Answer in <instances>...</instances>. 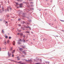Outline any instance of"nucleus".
<instances>
[{
  "mask_svg": "<svg viewBox=\"0 0 64 64\" xmlns=\"http://www.w3.org/2000/svg\"><path fill=\"white\" fill-rule=\"evenodd\" d=\"M26 28H29L30 30H31V28H30V27L28 26L27 27H26Z\"/></svg>",
  "mask_w": 64,
  "mask_h": 64,
  "instance_id": "obj_4",
  "label": "nucleus"
},
{
  "mask_svg": "<svg viewBox=\"0 0 64 64\" xmlns=\"http://www.w3.org/2000/svg\"><path fill=\"white\" fill-rule=\"evenodd\" d=\"M10 42V41L8 40L7 41V43H9V42Z\"/></svg>",
  "mask_w": 64,
  "mask_h": 64,
  "instance_id": "obj_5",
  "label": "nucleus"
},
{
  "mask_svg": "<svg viewBox=\"0 0 64 64\" xmlns=\"http://www.w3.org/2000/svg\"><path fill=\"white\" fill-rule=\"evenodd\" d=\"M18 63H19V64H23L22 63V62H18Z\"/></svg>",
  "mask_w": 64,
  "mask_h": 64,
  "instance_id": "obj_6",
  "label": "nucleus"
},
{
  "mask_svg": "<svg viewBox=\"0 0 64 64\" xmlns=\"http://www.w3.org/2000/svg\"><path fill=\"white\" fill-rule=\"evenodd\" d=\"M1 48H0V51H1Z\"/></svg>",
  "mask_w": 64,
  "mask_h": 64,
  "instance_id": "obj_23",
  "label": "nucleus"
},
{
  "mask_svg": "<svg viewBox=\"0 0 64 64\" xmlns=\"http://www.w3.org/2000/svg\"><path fill=\"white\" fill-rule=\"evenodd\" d=\"M18 34H19V33H18Z\"/></svg>",
  "mask_w": 64,
  "mask_h": 64,
  "instance_id": "obj_30",
  "label": "nucleus"
},
{
  "mask_svg": "<svg viewBox=\"0 0 64 64\" xmlns=\"http://www.w3.org/2000/svg\"><path fill=\"white\" fill-rule=\"evenodd\" d=\"M18 44H21V43L20 42H18Z\"/></svg>",
  "mask_w": 64,
  "mask_h": 64,
  "instance_id": "obj_15",
  "label": "nucleus"
},
{
  "mask_svg": "<svg viewBox=\"0 0 64 64\" xmlns=\"http://www.w3.org/2000/svg\"><path fill=\"white\" fill-rule=\"evenodd\" d=\"M8 2L9 3V2Z\"/></svg>",
  "mask_w": 64,
  "mask_h": 64,
  "instance_id": "obj_39",
  "label": "nucleus"
},
{
  "mask_svg": "<svg viewBox=\"0 0 64 64\" xmlns=\"http://www.w3.org/2000/svg\"><path fill=\"white\" fill-rule=\"evenodd\" d=\"M12 50V48H11L10 49V50Z\"/></svg>",
  "mask_w": 64,
  "mask_h": 64,
  "instance_id": "obj_21",
  "label": "nucleus"
},
{
  "mask_svg": "<svg viewBox=\"0 0 64 64\" xmlns=\"http://www.w3.org/2000/svg\"><path fill=\"white\" fill-rule=\"evenodd\" d=\"M62 30V31H63V32H64V30Z\"/></svg>",
  "mask_w": 64,
  "mask_h": 64,
  "instance_id": "obj_24",
  "label": "nucleus"
},
{
  "mask_svg": "<svg viewBox=\"0 0 64 64\" xmlns=\"http://www.w3.org/2000/svg\"><path fill=\"white\" fill-rule=\"evenodd\" d=\"M27 32V33H29V32Z\"/></svg>",
  "mask_w": 64,
  "mask_h": 64,
  "instance_id": "obj_26",
  "label": "nucleus"
},
{
  "mask_svg": "<svg viewBox=\"0 0 64 64\" xmlns=\"http://www.w3.org/2000/svg\"><path fill=\"white\" fill-rule=\"evenodd\" d=\"M19 50H20V51H21V50H22V48H20Z\"/></svg>",
  "mask_w": 64,
  "mask_h": 64,
  "instance_id": "obj_7",
  "label": "nucleus"
},
{
  "mask_svg": "<svg viewBox=\"0 0 64 64\" xmlns=\"http://www.w3.org/2000/svg\"><path fill=\"white\" fill-rule=\"evenodd\" d=\"M20 7H22V4H20Z\"/></svg>",
  "mask_w": 64,
  "mask_h": 64,
  "instance_id": "obj_10",
  "label": "nucleus"
},
{
  "mask_svg": "<svg viewBox=\"0 0 64 64\" xmlns=\"http://www.w3.org/2000/svg\"><path fill=\"white\" fill-rule=\"evenodd\" d=\"M2 33H4V30H2Z\"/></svg>",
  "mask_w": 64,
  "mask_h": 64,
  "instance_id": "obj_13",
  "label": "nucleus"
},
{
  "mask_svg": "<svg viewBox=\"0 0 64 64\" xmlns=\"http://www.w3.org/2000/svg\"><path fill=\"white\" fill-rule=\"evenodd\" d=\"M18 20V21H20V18Z\"/></svg>",
  "mask_w": 64,
  "mask_h": 64,
  "instance_id": "obj_22",
  "label": "nucleus"
},
{
  "mask_svg": "<svg viewBox=\"0 0 64 64\" xmlns=\"http://www.w3.org/2000/svg\"><path fill=\"white\" fill-rule=\"evenodd\" d=\"M29 1H32V0H28Z\"/></svg>",
  "mask_w": 64,
  "mask_h": 64,
  "instance_id": "obj_27",
  "label": "nucleus"
},
{
  "mask_svg": "<svg viewBox=\"0 0 64 64\" xmlns=\"http://www.w3.org/2000/svg\"><path fill=\"white\" fill-rule=\"evenodd\" d=\"M40 64V63H37L36 64Z\"/></svg>",
  "mask_w": 64,
  "mask_h": 64,
  "instance_id": "obj_19",
  "label": "nucleus"
},
{
  "mask_svg": "<svg viewBox=\"0 0 64 64\" xmlns=\"http://www.w3.org/2000/svg\"><path fill=\"white\" fill-rule=\"evenodd\" d=\"M0 8H1V6L0 5Z\"/></svg>",
  "mask_w": 64,
  "mask_h": 64,
  "instance_id": "obj_34",
  "label": "nucleus"
},
{
  "mask_svg": "<svg viewBox=\"0 0 64 64\" xmlns=\"http://www.w3.org/2000/svg\"><path fill=\"white\" fill-rule=\"evenodd\" d=\"M31 3H33V2H31Z\"/></svg>",
  "mask_w": 64,
  "mask_h": 64,
  "instance_id": "obj_37",
  "label": "nucleus"
},
{
  "mask_svg": "<svg viewBox=\"0 0 64 64\" xmlns=\"http://www.w3.org/2000/svg\"><path fill=\"white\" fill-rule=\"evenodd\" d=\"M11 61H13V60H11Z\"/></svg>",
  "mask_w": 64,
  "mask_h": 64,
  "instance_id": "obj_33",
  "label": "nucleus"
},
{
  "mask_svg": "<svg viewBox=\"0 0 64 64\" xmlns=\"http://www.w3.org/2000/svg\"><path fill=\"white\" fill-rule=\"evenodd\" d=\"M61 21H62V22H64V20H60Z\"/></svg>",
  "mask_w": 64,
  "mask_h": 64,
  "instance_id": "obj_20",
  "label": "nucleus"
},
{
  "mask_svg": "<svg viewBox=\"0 0 64 64\" xmlns=\"http://www.w3.org/2000/svg\"><path fill=\"white\" fill-rule=\"evenodd\" d=\"M15 3L16 5H18V4L17 2H16Z\"/></svg>",
  "mask_w": 64,
  "mask_h": 64,
  "instance_id": "obj_11",
  "label": "nucleus"
},
{
  "mask_svg": "<svg viewBox=\"0 0 64 64\" xmlns=\"http://www.w3.org/2000/svg\"><path fill=\"white\" fill-rule=\"evenodd\" d=\"M20 36H22L23 35V34H20Z\"/></svg>",
  "mask_w": 64,
  "mask_h": 64,
  "instance_id": "obj_14",
  "label": "nucleus"
},
{
  "mask_svg": "<svg viewBox=\"0 0 64 64\" xmlns=\"http://www.w3.org/2000/svg\"><path fill=\"white\" fill-rule=\"evenodd\" d=\"M17 1H20V0H17Z\"/></svg>",
  "mask_w": 64,
  "mask_h": 64,
  "instance_id": "obj_25",
  "label": "nucleus"
},
{
  "mask_svg": "<svg viewBox=\"0 0 64 64\" xmlns=\"http://www.w3.org/2000/svg\"><path fill=\"white\" fill-rule=\"evenodd\" d=\"M9 9H10V10H11V9H12V8H10V7H8V11H9Z\"/></svg>",
  "mask_w": 64,
  "mask_h": 64,
  "instance_id": "obj_1",
  "label": "nucleus"
},
{
  "mask_svg": "<svg viewBox=\"0 0 64 64\" xmlns=\"http://www.w3.org/2000/svg\"><path fill=\"white\" fill-rule=\"evenodd\" d=\"M3 44H5V45H6L7 44V43L6 42L4 41L3 42Z\"/></svg>",
  "mask_w": 64,
  "mask_h": 64,
  "instance_id": "obj_2",
  "label": "nucleus"
},
{
  "mask_svg": "<svg viewBox=\"0 0 64 64\" xmlns=\"http://www.w3.org/2000/svg\"><path fill=\"white\" fill-rule=\"evenodd\" d=\"M17 58H19V57H17Z\"/></svg>",
  "mask_w": 64,
  "mask_h": 64,
  "instance_id": "obj_31",
  "label": "nucleus"
},
{
  "mask_svg": "<svg viewBox=\"0 0 64 64\" xmlns=\"http://www.w3.org/2000/svg\"><path fill=\"white\" fill-rule=\"evenodd\" d=\"M27 41H28V40H26Z\"/></svg>",
  "mask_w": 64,
  "mask_h": 64,
  "instance_id": "obj_36",
  "label": "nucleus"
},
{
  "mask_svg": "<svg viewBox=\"0 0 64 64\" xmlns=\"http://www.w3.org/2000/svg\"><path fill=\"white\" fill-rule=\"evenodd\" d=\"M12 43L13 45H15V41H14Z\"/></svg>",
  "mask_w": 64,
  "mask_h": 64,
  "instance_id": "obj_3",
  "label": "nucleus"
},
{
  "mask_svg": "<svg viewBox=\"0 0 64 64\" xmlns=\"http://www.w3.org/2000/svg\"><path fill=\"white\" fill-rule=\"evenodd\" d=\"M6 23H7V22H6Z\"/></svg>",
  "mask_w": 64,
  "mask_h": 64,
  "instance_id": "obj_38",
  "label": "nucleus"
},
{
  "mask_svg": "<svg viewBox=\"0 0 64 64\" xmlns=\"http://www.w3.org/2000/svg\"><path fill=\"white\" fill-rule=\"evenodd\" d=\"M19 25L20 26H21V25Z\"/></svg>",
  "mask_w": 64,
  "mask_h": 64,
  "instance_id": "obj_35",
  "label": "nucleus"
},
{
  "mask_svg": "<svg viewBox=\"0 0 64 64\" xmlns=\"http://www.w3.org/2000/svg\"><path fill=\"white\" fill-rule=\"evenodd\" d=\"M9 38L10 39H11V37H10H10H9Z\"/></svg>",
  "mask_w": 64,
  "mask_h": 64,
  "instance_id": "obj_16",
  "label": "nucleus"
},
{
  "mask_svg": "<svg viewBox=\"0 0 64 64\" xmlns=\"http://www.w3.org/2000/svg\"><path fill=\"white\" fill-rule=\"evenodd\" d=\"M40 62H42V59H40Z\"/></svg>",
  "mask_w": 64,
  "mask_h": 64,
  "instance_id": "obj_18",
  "label": "nucleus"
},
{
  "mask_svg": "<svg viewBox=\"0 0 64 64\" xmlns=\"http://www.w3.org/2000/svg\"><path fill=\"white\" fill-rule=\"evenodd\" d=\"M11 54H8L9 57H10V56H11Z\"/></svg>",
  "mask_w": 64,
  "mask_h": 64,
  "instance_id": "obj_9",
  "label": "nucleus"
},
{
  "mask_svg": "<svg viewBox=\"0 0 64 64\" xmlns=\"http://www.w3.org/2000/svg\"><path fill=\"white\" fill-rule=\"evenodd\" d=\"M14 55L12 54V57H14Z\"/></svg>",
  "mask_w": 64,
  "mask_h": 64,
  "instance_id": "obj_17",
  "label": "nucleus"
},
{
  "mask_svg": "<svg viewBox=\"0 0 64 64\" xmlns=\"http://www.w3.org/2000/svg\"><path fill=\"white\" fill-rule=\"evenodd\" d=\"M18 60H20V59H18Z\"/></svg>",
  "mask_w": 64,
  "mask_h": 64,
  "instance_id": "obj_29",
  "label": "nucleus"
},
{
  "mask_svg": "<svg viewBox=\"0 0 64 64\" xmlns=\"http://www.w3.org/2000/svg\"><path fill=\"white\" fill-rule=\"evenodd\" d=\"M22 57H24V56H22Z\"/></svg>",
  "mask_w": 64,
  "mask_h": 64,
  "instance_id": "obj_28",
  "label": "nucleus"
},
{
  "mask_svg": "<svg viewBox=\"0 0 64 64\" xmlns=\"http://www.w3.org/2000/svg\"><path fill=\"white\" fill-rule=\"evenodd\" d=\"M14 51H15V50H14L13 51V52H12V53H14Z\"/></svg>",
  "mask_w": 64,
  "mask_h": 64,
  "instance_id": "obj_8",
  "label": "nucleus"
},
{
  "mask_svg": "<svg viewBox=\"0 0 64 64\" xmlns=\"http://www.w3.org/2000/svg\"><path fill=\"white\" fill-rule=\"evenodd\" d=\"M20 41H21V39H20Z\"/></svg>",
  "mask_w": 64,
  "mask_h": 64,
  "instance_id": "obj_32",
  "label": "nucleus"
},
{
  "mask_svg": "<svg viewBox=\"0 0 64 64\" xmlns=\"http://www.w3.org/2000/svg\"><path fill=\"white\" fill-rule=\"evenodd\" d=\"M5 38H8V36H6Z\"/></svg>",
  "mask_w": 64,
  "mask_h": 64,
  "instance_id": "obj_12",
  "label": "nucleus"
}]
</instances>
